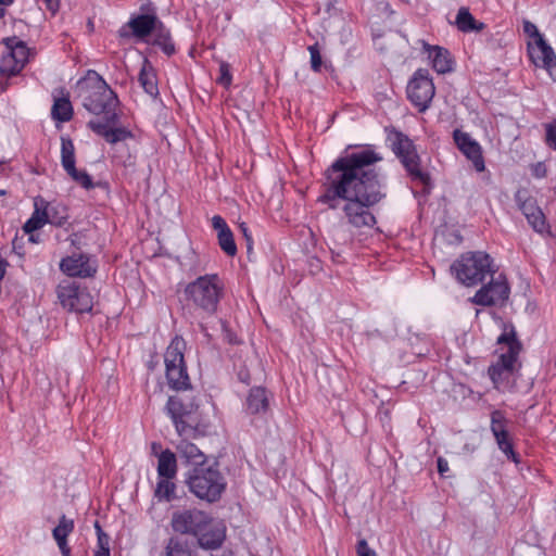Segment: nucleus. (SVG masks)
Returning <instances> with one entry per match:
<instances>
[{"label": "nucleus", "instance_id": "49", "mask_svg": "<svg viewBox=\"0 0 556 556\" xmlns=\"http://www.w3.org/2000/svg\"><path fill=\"white\" fill-rule=\"evenodd\" d=\"M28 235H29V241H31L33 243L39 242V235H35L34 232L28 233Z\"/></svg>", "mask_w": 556, "mask_h": 556}, {"label": "nucleus", "instance_id": "58", "mask_svg": "<svg viewBox=\"0 0 556 556\" xmlns=\"http://www.w3.org/2000/svg\"><path fill=\"white\" fill-rule=\"evenodd\" d=\"M3 15V10L0 9V17Z\"/></svg>", "mask_w": 556, "mask_h": 556}, {"label": "nucleus", "instance_id": "3", "mask_svg": "<svg viewBox=\"0 0 556 556\" xmlns=\"http://www.w3.org/2000/svg\"><path fill=\"white\" fill-rule=\"evenodd\" d=\"M224 285L218 275L198 277L187 285L185 293L188 300L207 314H214L222 298Z\"/></svg>", "mask_w": 556, "mask_h": 556}, {"label": "nucleus", "instance_id": "7", "mask_svg": "<svg viewBox=\"0 0 556 556\" xmlns=\"http://www.w3.org/2000/svg\"><path fill=\"white\" fill-rule=\"evenodd\" d=\"M198 407L194 401H185L180 395L168 399L166 410L179 437H194L198 433L200 425Z\"/></svg>", "mask_w": 556, "mask_h": 556}, {"label": "nucleus", "instance_id": "46", "mask_svg": "<svg viewBox=\"0 0 556 556\" xmlns=\"http://www.w3.org/2000/svg\"><path fill=\"white\" fill-rule=\"evenodd\" d=\"M438 471L440 472V475H444L445 472L448 471V463L446 459H444L443 457H439L438 460Z\"/></svg>", "mask_w": 556, "mask_h": 556}, {"label": "nucleus", "instance_id": "19", "mask_svg": "<svg viewBox=\"0 0 556 556\" xmlns=\"http://www.w3.org/2000/svg\"><path fill=\"white\" fill-rule=\"evenodd\" d=\"M453 138L462 153L471 161L475 169L477 172H483L485 169V164L479 142L472 139L469 134L459 129L454 130Z\"/></svg>", "mask_w": 556, "mask_h": 556}, {"label": "nucleus", "instance_id": "26", "mask_svg": "<svg viewBox=\"0 0 556 556\" xmlns=\"http://www.w3.org/2000/svg\"><path fill=\"white\" fill-rule=\"evenodd\" d=\"M269 408L267 391L262 387L252 388L247 396L245 410L251 415L264 414Z\"/></svg>", "mask_w": 556, "mask_h": 556}, {"label": "nucleus", "instance_id": "23", "mask_svg": "<svg viewBox=\"0 0 556 556\" xmlns=\"http://www.w3.org/2000/svg\"><path fill=\"white\" fill-rule=\"evenodd\" d=\"M198 435L199 432L194 437H180V440L175 444L178 456L194 468L202 467L206 462L205 454L189 441V439H195Z\"/></svg>", "mask_w": 556, "mask_h": 556}, {"label": "nucleus", "instance_id": "31", "mask_svg": "<svg viewBox=\"0 0 556 556\" xmlns=\"http://www.w3.org/2000/svg\"><path fill=\"white\" fill-rule=\"evenodd\" d=\"M455 25L457 26L458 30L463 33L480 31L484 27V24L478 22L469 12L468 8L465 7H462L458 10Z\"/></svg>", "mask_w": 556, "mask_h": 556}, {"label": "nucleus", "instance_id": "44", "mask_svg": "<svg viewBox=\"0 0 556 556\" xmlns=\"http://www.w3.org/2000/svg\"><path fill=\"white\" fill-rule=\"evenodd\" d=\"M239 229L242 233V236L244 237L245 241H247V248L249 251L252 250V244H253V241H252V237H251V233L249 232V228L247 226L245 223H241L239 225Z\"/></svg>", "mask_w": 556, "mask_h": 556}, {"label": "nucleus", "instance_id": "24", "mask_svg": "<svg viewBox=\"0 0 556 556\" xmlns=\"http://www.w3.org/2000/svg\"><path fill=\"white\" fill-rule=\"evenodd\" d=\"M199 545L205 549L218 548L225 540V527L208 517L205 530L198 533Z\"/></svg>", "mask_w": 556, "mask_h": 556}, {"label": "nucleus", "instance_id": "51", "mask_svg": "<svg viewBox=\"0 0 556 556\" xmlns=\"http://www.w3.org/2000/svg\"><path fill=\"white\" fill-rule=\"evenodd\" d=\"M536 176L538 177H543L545 175V169H540L539 167L536 168Z\"/></svg>", "mask_w": 556, "mask_h": 556}, {"label": "nucleus", "instance_id": "37", "mask_svg": "<svg viewBox=\"0 0 556 556\" xmlns=\"http://www.w3.org/2000/svg\"><path fill=\"white\" fill-rule=\"evenodd\" d=\"M308 52L311 54V67L314 72H320L323 60L320 55V51L318 45H312L308 47Z\"/></svg>", "mask_w": 556, "mask_h": 556}, {"label": "nucleus", "instance_id": "2", "mask_svg": "<svg viewBox=\"0 0 556 556\" xmlns=\"http://www.w3.org/2000/svg\"><path fill=\"white\" fill-rule=\"evenodd\" d=\"M83 105L92 114L104 115L109 123H117L116 108L118 99L115 92L97 73L79 83Z\"/></svg>", "mask_w": 556, "mask_h": 556}, {"label": "nucleus", "instance_id": "47", "mask_svg": "<svg viewBox=\"0 0 556 556\" xmlns=\"http://www.w3.org/2000/svg\"><path fill=\"white\" fill-rule=\"evenodd\" d=\"M238 377L240 379V381H242L243 383H250V375L248 371H244V370H241L239 374H238Z\"/></svg>", "mask_w": 556, "mask_h": 556}, {"label": "nucleus", "instance_id": "28", "mask_svg": "<svg viewBox=\"0 0 556 556\" xmlns=\"http://www.w3.org/2000/svg\"><path fill=\"white\" fill-rule=\"evenodd\" d=\"M426 49L434 71L439 74H445L452 71L453 62L447 50L438 46H427Z\"/></svg>", "mask_w": 556, "mask_h": 556}, {"label": "nucleus", "instance_id": "13", "mask_svg": "<svg viewBox=\"0 0 556 556\" xmlns=\"http://www.w3.org/2000/svg\"><path fill=\"white\" fill-rule=\"evenodd\" d=\"M516 362L517 352L511 349L510 352L503 353L497 363L489 368V376L497 390L505 391L513 387Z\"/></svg>", "mask_w": 556, "mask_h": 556}, {"label": "nucleus", "instance_id": "25", "mask_svg": "<svg viewBox=\"0 0 556 556\" xmlns=\"http://www.w3.org/2000/svg\"><path fill=\"white\" fill-rule=\"evenodd\" d=\"M128 26L138 38H144L152 33L156 35L161 27H163L162 23L154 15L148 14L131 18L128 22Z\"/></svg>", "mask_w": 556, "mask_h": 556}, {"label": "nucleus", "instance_id": "9", "mask_svg": "<svg viewBox=\"0 0 556 556\" xmlns=\"http://www.w3.org/2000/svg\"><path fill=\"white\" fill-rule=\"evenodd\" d=\"M5 51L0 60V74L11 77L17 75L28 61V48L16 37L3 39Z\"/></svg>", "mask_w": 556, "mask_h": 556}, {"label": "nucleus", "instance_id": "8", "mask_svg": "<svg viewBox=\"0 0 556 556\" xmlns=\"http://www.w3.org/2000/svg\"><path fill=\"white\" fill-rule=\"evenodd\" d=\"M60 304L68 312L87 313L92 309L93 301L86 288L70 280H63L56 288Z\"/></svg>", "mask_w": 556, "mask_h": 556}, {"label": "nucleus", "instance_id": "36", "mask_svg": "<svg viewBox=\"0 0 556 556\" xmlns=\"http://www.w3.org/2000/svg\"><path fill=\"white\" fill-rule=\"evenodd\" d=\"M154 42L159 46H161L162 50L167 54L170 55L175 51V47L173 42L170 41L169 34L167 30L164 29V27H161V29L155 35Z\"/></svg>", "mask_w": 556, "mask_h": 556}, {"label": "nucleus", "instance_id": "35", "mask_svg": "<svg viewBox=\"0 0 556 556\" xmlns=\"http://www.w3.org/2000/svg\"><path fill=\"white\" fill-rule=\"evenodd\" d=\"M217 239L220 249L228 256H235L237 254V245L231 230L224 233H218Z\"/></svg>", "mask_w": 556, "mask_h": 556}, {"label": "nucleus", "instance_id": "38", "mask_svg": "<svg viewBox=\"0 0 556 556\" xmlns=\"http://www.w3.org/2000/svg\"><path fill=\"white\" fill-rule=\"evenodd\" d=\"M545 131L546 144L556 150V119L545 125Z\"/></svg>", "mask_w": 556, "mask_h": 556}, {"label": "nucleus", "instance_id": "34", "mask_svg": "<svg viewBox=\"0 0 556 556\" xmlns=\"http://www.w3.org/2000/svg\"><path fill=\"white\" fill-rule=\"evenodd\" d=\"M173 478H160L156 489L155 495L160 500L169 501L175 492V484L170 481Z\"/></svg>", "mask_w": 556, "mask_h": 556}, {"label": "nucleus", "instance_id": "41", "mask_svg": "<svg viewBox=\"0 0 556 556\" xmlns=\"http://www.w3.org/2000/svg\"><path fill=\"white\" fill-rule=\"evenodd\" d=\"M217 83L225 87H228L231 84L230 67L225 62L219 64V77L217 78Z\"/></svg>", "mask_w": 556, "mask_h": 556}, {"label": "nucleus", "instance_id": "57", "mask_svg": "<svg viewBox=\"0 0 556 556\" xmlns=\"http://www.w3.org/2000/svg\"><path fill=\"white\" fill-rule=\"evenodd\" d=\"M5 194V191L4 190H0V195H4Z\"/></svg>", "mask_w": 556, "mask_h": 556}, {"label": "nucleus", "instance_id": "1", "mask_svg": "<svg viewBox=\"0 0 556 556\" xmlns=\"http://www.w3.org/2000/svg\"><path fill=\"white\" fill-rule=\"evenodd\" d=\"M381 160L380 154L368 148L339 157L326 170L325 193L318 201L334 210L342 200L341 208L349 225L374 227V207L386 197L381 175L375 168Z\"/></svg>", "mask_w": 556, "mask_h": 556}, {"label": "nucleus", "instance_id": "48", "mask_svg": "<svg viewBox=\"0 0 556 556\" xmlns=\"http://www.w3.org/2000/svg\"><path fill=\"white\" fill-rule=\"evenodd\" d=\"M5 266H7V262L4 261H0V281L2 280V278L4 277V274H5Z\"/></svg>", "mask_w": 556, "mask_h": 556}, {"label": "nucleus", "instance_id": "5", "mask_svg": "<svg viewBox=\"0 0 556 556\" xmlns=\"http://www.w3.org/2000/svg\"><path fill=\"white\" fill-rule=\"evenodd\" d=\"M187 483L189 490L199 498L207 502L217 501L226 488L220 472L213 467H195L189 473Z\"/></svg>", "mask_w": 556, "mask_h": 556}, {"label": "nucleus", "instance_id": "39", "mask_svg": "<svg viewBox=\"0 0 556 556\" xmlns=\"http://www.w3.org/2000/svg\"><path fill=\"white\" fill-rule=\"evenodd\" d=\"M497 342L498 343H506L508 345V351L507 352H510L511 349L514 351H516L517 353L519 352L518 342H517L515 333L513 331L511 332H504V333H502L498 337Z\"/></svg>", "mask_w": 556, "mask_h": 556}, {"label": "nucleus", "instance_id": "14", "mask_svg": "<svg viewBox=\"0 0 556 556\" xmlns=\"http://www.w3.org/2000/svg\"><path fill=\"white\" fill-rule=\"evenodd\" d=\"M509 295V287L503 275H498L496 278L481 287L470 301L477 305L492 306L503 304Z\"/></svg>", "mask_w": 556, "mask_h": 556}, {"label": "nucleus", "instance_id": "27", "mask_svg": "<svg viewBox=\"0 0 556 556\" xmlns=\"http://www.w3.org/2000/svg\"><path fill=\"white\" fill-rule=\"evenodd\" d=\"M73 530L74 521L63 515L59 520V525L52 531V535L63 556H70L71 554V548L67 545V536Z\"/></svg>", "mask_w": 556, "mask_h": 556}, {"label": "nucleus", "instance_id": "16", "mask_svg": "<svg viewBox=\"0 0 556 556\" xmlns=\"http://www.w3.org/2000/svg\"><path fill=\"white\" fill-rule=\"evenodd\" d=\"M515 200L533 230L539 233L546 232L548 226L546 224L545 216L536 205V201L529 197L528 191L519 189L515 194Z\"/></svg>", "mask_w": 556, "mask_h": 556}, {"label": "nucleus", "instance_id": "22", "mask_svg": "<svg viewBox=\"0 0 556 556\" xmlns=\"http://www.w3.org/2000/svg\"><path fill=\"white\" fill-rule=\"evenodd\" d=\"M116 123H109L98 119H91L88 127L98 136L103 137L109 143L115 144L126 139L132 138V132L125 127H113Z\"/></svg>", "mask_w": 556, "mask_h": 556}, {"label": "nucleus", "instance_id": "15", "mask_svg": "<svg viewBox=\"0 0 556 556\" xmlns=\"http://www.w3.org/2000/svg\"><path fill=\"white\" fill-rule=\"evenodd\" d=\"M523 31L530 37L536 38V54L532 53L534 62L536 64L540 62L548 71L549 75L556 78V54L552 47L547 45L533 23L525 21Z\"/></svg>", "mask_w": 556, "mask_h": 556}, {"label": "nucleus", "instance_id": "6", "mask_svg": "<svg viewBox=\"0 0 556 556\" xmlns=\"http://www.w3.org/2000/svg\"><path fill=\"white\" fill-rule=\"evenodd\" d=\"M491 257L484 252H468L463 254L452 265L456 278L465 286H476L491 274Z\"/></svg>", "mask_w": 556, "mask_h": 556}, {"label": "nucleus", "instance_id": "40", "mask_svg": "<svg viewBox=\"0 0 556 556\" xmlns=\"http://www.w3.org/2000/svg\"><path fill=\"white\" fill-rule=\"evenodd\" d=\"M39 8V10L49 11L52 15H54L60 9L61 0H34Z\"/></svg>", "mask_w": 556, "mask_h": 556}, {"label": "nucleus", "instance_id": "55", "mask_svg": "<svg viewBox=\"0 0 556 556\" xmlns=\"http://www.w3.org/2000/svg\"><path fill=\"white\" fill-rule=\"evenodd\" d=\"M159 447H160V445H159V444H156V443H153V444H152V450H153V452H156Z\"/></svg>", "mask_w": 556, "mask_h": 556}, {"label": "nucleus", "instance_id": "21", "mask_svg": "<svg viewBox=\"0 0 556 556\" xmlns=\"http://www.w3.org/2000/svg\"><path fill=\"white\" fill-rule=\"evenodd\" d=\"M61 270L71 277L87 278L96 273V264L85 254H74L63 258L60 263Z\"/></svg>", "mask_w": 556, "mask_h": 556}, {"label": "nucleus", "instance_id": "42", "mask_svg": "<svg viewBox=\"0 0 556 556\" xmlns=\"http://www.w3.org/2000/svg\"><path fill=\"white\" fill-rule=\"evenodd\" d=\"M212 226L217 231V235L224 233V232H227L230 230V228L226 224L225 219L219 215L213 216Z\"/></svg>", "mask_w": 556, "mask_h": 556}, {"label": "nucleus", "instance_id": "54", "mask_svg": "<svg viewBox=\"0 0 556 556\" xmlns=\"http://www.w3.org/2000/svg\"><path fill=\"white\" fill-rule=\"evenodd\" d=\"M94 556H110V553H106V552H97Z\"/></svg>", "mask_w": 556, "mask_h": 556}, {"label": "nucleus", "instance_id": "17", "mask_svg": "<svg viewBox=\"0 0 556 556\" xmlns=\"http://www.w3.org/2000/svg\"><path fill=\"white\" fill-rule=\"evenodd\" d=\"M61 163L64 170L71 178L85 189H91L93 182L85 170H77L75 167V148L73 141L67 137L61 138Z\"/></svg>", "mask_w": 556, "mask_h": 556}, {"label": "nucleus", "instance_id": "56", "mask_svg": "<svg viewBox=\"0 0 556 556\" xmlns=\"http://www.w3.org/2000/svg\"><path fill=\"white\" fill-rule=\"evenodd\" d=\"M7 87H8V84L2 85L1 86V91H4L7 89Z\"/></svg>", "mask_w": 556, "mask_h": 556}, {"label": "nucleus", "instance_id": "30", "mask_svg": "<svg viewBox=\"0 0 556 556\" xmlns=\"http://www.w3.org/2000/svg\"><path fill=\"white\" fill-rule=\"evenodd\" d=\"M157 473L160 478H175L177 473V458L170 450L162 451L157 457Z\"/></svg>", "mask_w": 556, "mask_h": 556}, {"label": "nucleus", "instance_id": "43", "mask_svg": "<svg viewBox=\"0 0 556 556\" xmlns=\"http://www.w3.org/2000/svg\"><path fill=\"white\" fill-rule=\"evenodd\" d=\"M357 556H376V552L371 549L366 540H359L356 546Z\"/></svg>", "mask_w": 556, "mask_h": 556}, {"label": "nucleus", "instance_id": "52", "mask_svg": "<svg viewBox=\"0 0 556 556\" xmlns=\"http://www.w3.org/2000/svg\"><path fill=\"white\" fill-rule=\"evenodd\" d=\"M14 0H0L1 5H10L13 3Z\"/></svg>", "mask_w": 556, "mask_h": 556}, {"label": "nucleus", "instance_id": "53", "mask_svg": "<svg viewBox=\"0 0 556 556\" xmlns=\"http://www.w3.org/2000/svg\"><path fill=\"white\" fill-rule=\"evenodd\" d=\"M52 215L54 216V218H60L61 216L58 215V211H56V207L54 206V210L52 211ZM66 219L67 217L64 216Z\"/></svg>", "mask_w": 556, "mask_h": 556}, {"label": "nucleus", "instance_id": "12", "mask_svg": "<svg viewBox=\"0 0 556 556\" xmlns=\"http://www.w3.org/2000/svg\"><path fill=\"white\" fill-rule=\"evenodd\" d=\"M208 515L199 509L176 510L170 525L175 532L198 535L207 526Z\"/></svg>", "mask_w": 556, "mask_h": 556}, {"label": "nucleus", "instance_id": "45", "mask_svg": "<svg viewBox=\"0 0 556 556\" xmlns=\"http://www.w3.org/2000/svg\"><path fill=\"white\" fill-rule=\"evenodd\" d=\"M98 543L100 547L99 552L110 553L109 536L105 533H100V535L98 536Z\"/></svg>", "mask_w": 556, "mask_h": 556}, {"label": "nucleus", "instance_id": "33", "mask_svg": "<svg viewBox=\"0 0 556 556\" xmlns=\"http://www.w3.org/2000/svg\"><path fill=\"white\" fill-rule=\"evenodd\" d=\"M166 556H192L191 551L187 543L178 540L170 539L166 546Z\"/></svg>", "mask_w": 556, "mask_h": 556}, {"label": "nucleus", "instance_id": "50", "mask_svg": "<svg viewBox=\"0 0 556 556\" xmlns=\"http://www.w3.org/2000/svg\"><path fill=\"white\" fill-rule=\"evenodd\" d=\"M94 528H96V530H97V534H98V536L100 535V533H104V532L102 531V529H101V527H100V525H99V522H98V521H96V523H94Z\"/></svg>", "mask_w": 556, "mask_h": 556}, {"label": "nucleus", "instance_id": "18", "mask_svg": "<svg viewBox=\"0 0 556 556\" xmlns=\"http://www.w3.org/2000/svg\"><path fill=\"white\" fill-rule=\"evenodd\" d=\"M35 210L30 218L24 224L23 230L26 233L35 232L42 228L46 224L63 226L66 223L65 217L54 218L52 211L54 206L47 203L42 198L35 199Z\"/></svg>", "mask_w": 556, "mask_h": 556}, {"label": "nucleus", "instance_id": "29", "mask_svg": "<svg viewBox=\"0 0 556 556\" xmlns=\"http://www.w3.org/2000/svg\"><path fill=\"white\" fill-rule=\"evenodd\" d=\"M138 79L141 87L149 96L152 98H156L159 96L156 75L153 67L147 60H144L142 64Z\"/></svg>", "mask_w": 556, "mask_h": 556}, {"label": "nucleus", "instance_id": "32", "mask_svg": "<svg viewBox=\"0 0 556 556\" xmlns=\"http://www.w3.org/2000/svg\"><path fill=\"white\" fill-rule=\"evenodd\" d=\"M51 114L55 121H70L73 116V108L71 101L67 98L55 99L52 105Z\"/></svg>", "mask_w": 556, "mask_h": 556}, {"label": "nucleus", "instance_id": "20", "mask_svg": "<svg viewBox=\"0 0 556 556\" xmlns=\"http://www.w3.org/2000/svg\"><path fill=\"white\" fill-rule=\"evenodd\" d=\"M491 431L496 440L498 448L513 462L518 463L517 454L508 439L507 419L501 410L491 414Z\"/></svg>", "mask_w": 556, "mask_h": 556}, {"label": "nucleus", "instance_id": "10", "mask_svg": "<svg viewBox=\"0 0 556 556\" xmlns=\"http://www.w3.org/2000/svg\"><path fill=\"white\" fill-rule=\"evenodd\" d=\"M393 149L412 179L419 181L424 186H428L430 177L427 172L421 169L419 164L420 160L412 140L406 136L399 135L393 143Z\"/></svg>", "mask_w": 556, "mask_h": 556}, {"label": "nucleus", "instance_id": "4", "mask_svg": "<svg viewBox=\"0 0 556 556\" xmlns=\"http://www.w3.org/2000/svg\"><path fill=\"white\" fill-rule=\"evenodd\" d=\"M185 340L176 336L167 346L164 355L166 380L169 388L176 391H186L191 388L190 378L185 364Z\"/></svg>", "mask_w": 556, "mask_h": 556}, {"label": "nucleus", "instance_id": "11", "mask_svg": "<svg viewBox=\"0 0 556 556\" xmlns=\"http://www.w3.org/2000/svg\"><path fill=\"white\" fill-rule=\"evenodd\" d=\"M407 96L420 112L428 109L434 96V85L432 79L429 77V72L427 70L420 68L416 71L408 83Z\"/></svg>", "mask_w": 556, "mask_h": 556}]
</instances>
